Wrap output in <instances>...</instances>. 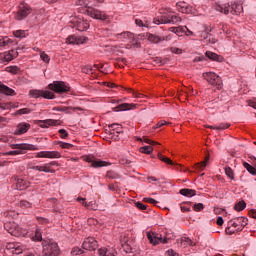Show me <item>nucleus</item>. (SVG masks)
<instances>
[{
  "label": "nucleus",
  "instance_id": "nucleus-6",
  "mask_svg": "<svg viewBox=\"0 0 256 256\" xmlns=\"http://www.w3.org/2000/svg\"><path fill=\"white\" fill-rule=\"evenodd\" d=\"M86 13L87 15H89V17H92V19H99L100 21H107L109 19V16L105 12L97 8L88 6L86 9Z\"/></svg>",
  "mask_w": 256,
  "mask_h": 256
},
{
  "label": "nucleus",
  "instance_id": "nucleus-54",
  "mask_svg": "<svg viewBox=\"0 0 256 256\" xmlns=\"http://www.w3.org/2000/svg\"><path fill=\"white\" fill-rule=\"evenodd\" d=\"M82 253H83V250H81V248L79 247H74L71 250V255L73 256L82 255Z\"/></svg>",
  "mask_w": 256,
  "mask_h": 256
},
{
  "label": "nucleus",
  "instance_id": "nucleus-30",
  "mask_svg": "<svg viewBox=\"0 0 256 256\" xmlns=\"http://www.w3.org/2000/svg\"><path fill=\"white\" fill-rule=\"evenodd\" d=\"M0 93H4V95H15V90L5 86L2 81H0Z\"/></svg>",
  "mask_w": 256,
  "mask_h": 256
},
{
  "label": "nucleus",
  "instance_id": "nucleus-22",
  "mask_svg": "<svg viewBox=\"0 0 256 256\" xmlns=\"http://www.w3.org/2000/svg\"><path fill=\"white\" fill-rule=\"evenodd\" d=\"M115 253V249L113 248L102 247L98 249V254L100 256H115Z\"/></svg>",
  "mask_w": 256,
  "mask_h": 256
},
{
  "label": "nucleus",
  "instance_id": "nucleus-62",
  "mask_svg": "<svg viewBox=\"0 0 256 256\" xmlns=\"http://www.w3.org/2000/svg\"><path fill=\"white\" fill-rule=\"evenodd\" d=\"M135 206L137 207V209H140V211H145L147 209V205L141 202H136Z\"/></svg>",
  "mask_w": 256,
  "mask_h": 256
},
{
  "label": "nucleus",
  "instance_id": "nucleus-19",
  "mask_svg": "<svg viewBox=\"0 0 256 256\" xmlns=\"http://www.w3.org/2000/svg\"><path fill=\"white\" fill-rule=\"evenodd\" d=\"M210 159H211V156L209 154L206 155L204 161H202L200 163H196L194 165V169H196V171H205V167H207V165H209Z\"/></svg>",
  "mask_w": 256,
  "mask_h": 256
},
{
  "label": "nucleus",
  "instance_id": "nucleus-27",
  "mask_svg": "<svg viewBox=\"0 0 256 256\" xmlns=\"http://www.w3.org/2000/svg\"><path fill=\"white\" fill-rule=\"evenodd\" d=\"M248 221L249 220L245 217H237L236 222L238 223V228L236 231H243V228L246 227Z\"/></svg>",
  "mask_w": 256,
  "mask_h": 256
},
{
  "label": "nucleus",
  "instance_id": "nucleus-63",
  "mask_svg": "<svg viewBox=\"0 0 256 256\" xmlns=\"http://www.w3.org/2000/svg\"><path fill=\"white\" fill-rule=\"evenodd\" d=\"M193 209L194 211H203L204 209L203 203L194 204Z\"/></svg>",
  "mask_w": 256,
  "mask_h": 256
},
{
  "label": "nucleus",
  "instance_id": "nucleus-23",
  "mask_svg": "<svg viewBox=\"0 0 256 256\" xmlns=\"http://www.w3.org/2000/svg\"><path fill=\"white\" fill-rule=\"evenodd\" d=\"M6 247L7 249H12V253H15L16 255L23 253V248L19 243H8Z\"/></svg>",
  "mask_w": 256,
  "mask_h": 256
},
{
  "label": "nucleus",
  "instance_id": "nucleus-9",
  "mask_svg": "<svg viewBox=\"0 0 256 256\" xmlns=\"http://www.w3.org/2000/svg\"><path fill=\"white\" fill-rule=\"evenodd\" d=\"M31 13V7L27 4H20L15 15L16 21H23Z\"/></svg>",
  "mask_w": 256,
  "mask_h": 256
},
{
  "label": "nucleus",
  "instance_id": "nucleus-4",
  "mask_svg": "<svg viewBox=\"0 0 256 256\" xmlns=\"http://www.w3.org/2000/svg\"><path fill=\"white\" fill-rule=\"evenodd\" d=\"M48 89L54 91V93L62 94L69 92L71 88L63 81H54L48 85Z\"/></svg>",
  "mask_w": 256,
  "mask_h": 256
},
{
  "label": "nucleus",
  "instance_id": "nucleus-8",
  "mask_svg": "<svg viewBox=\"0 0 256 256\" xmlns=\"http://www.w3.org/2000/svg\"><path fill=\"white\" fill-rule=\"evenodd\" d=\"M146 237L148 241H150L151 245H159V243H169V238H163V236L155 232H147Z\"/></svg>",
  "mask_w": 256,
  "mask_h": 256
},
{
  "label": "nucleus",
  "instance_id": "nucleus-57",
  "mask_svg": "<svg viewBox=\"0 0 256 256\" xmlns=\"http://www.w3.org/2000/svg\"><path fill=\"white\" fill-rule=\"evenodd\" d=\"M20 207L22 209H29L31 207V202H28L27 200L20 201Z\"/></svg>",
  "mask_w": 256,
  "mask_h": 256
},
{
  "label": "nucleus",
  "instance_id": "nucleus-12",
  "mask_svg": "<svg viewBox=\"0 0 256 256\" xmlns=\"http://www.w3.org/2000/svg\"><path fill=\"white\" fill-rule=\"evenodd\" d=\"M85 161L87 163H91V167H93L94 169H99V167H107L108 165H111V163L109 162L91 156L86 157Z\"/></svg>",
  "mask_w": 256,
  "mask_h": 256
},
{
  "label": "nucleus",
  "instance_id": "nucleus-38",
  "mask_svg": "<svg viewBox=\"0 0 256 256\" xmlns=\"http://www.w3.org/2000/svg\"><path fill=\"white\" fill-rule=\"evenodd\" d=\"M185 29H187V26H178V27H170L169 31H171V33H175L176 35H179V33H185Z\"/></svg>",
  "mask_w": 256,
  "mask_h": 256
},
{
  "label": "nucleus",
  "instance_id": "nucleus-48",
  "mask_svg": "<svg viewBox=\"0 0 256 256\" xmlns=\"http://www.w3.org/2000/svg\"><path fill=\"white\" fill-rule=\"evenodd\" d=\"M106 177L107 179H119V174H117L115 171H108L106 173Z\"/></svg>",
  "mask_w": 256,
  "mask_h": 256
},
{
  "label": "nucleus",
  "instance_id": "nucleus-26",
  "mask_svg": "<svg viewBox=\"0 0 256 256\" xmlns=\"http://www.w3.org/2000/svg\"><path fill=\"white\" fill-rule=\"evenodd\" d=\"M25 233V230H23L19 225L15 224V227H12L10 230V235H13L14 237H21Z\"/></svg>",
  "mask_w": 256,
  "mask_h": 256
},
{
  "label": "nucleus",
  "instance_id": "nucleus-59",
  "mask_svg": "<svg viewBox=\"0 0 256 256\" xmlns=\"http://www.w3.org/2000/svg\"><path fill=\"white\" fill-rule=\"evenodd\" d=\"M58 133L60 134L61 139H67V137H69V133L65 129H60Z\"/></svg>",
  "mask_w": 256,
  "mask_h": 256
},
{
  "label": "nucleus",
  "instance_id": "nucleus-25",
  "mask_svg": "<svg viewBox=\"0 0 256 256\" xmlns=\"http://www.w3.org/2000/svg\"><path fill=\"white\" fill-rule=\"evenodd\" d=\"M29 187V182L27 180H24L22 178H17L16 179V189L19 191H23Z\"/></svg>",
  "mask_w": 256,
  "mask_h": 256
},
{
  "label": "nucleus",
  "instance_id": "nucleus-49",
  "mask_svg": "<svg viewBox=\"0 0 256 256\" xmlns=\"http://www.w3.org/2000/svg\"><path fill=\"white\" fill-rule=\"evenodd\" d=\"M67 43H69L70 45H77V36L75 35H70L67 37L66 39Z\"/></svg>",
  "mask_w": 256,
  "mask_h": 256
},
{
  "label": "nucleus",
  "instance_id": "nucleus-3",
  "mask_svg": "<svg viewBox=\"0 0 256 256\" xmlns=\"http://www.w3.org/2000/svg\"><path fill=\"white\" fill-rule=\"evenodd\" d=\"M202 77L210 85H214V87H217V89H221L223 81L221 80V77H219V75H217L215 72H205L202 74Z\"/></svg>",
  "mask_w": 256,
  "mask_h": 256
},
{
  "label": "nucleus",
  "instance_id": "nucleus-29",
  "mask_svg": "<svg viewBox=\"0 0 256 256\" xmlns=\"http://www.w3.org/2000/svg\"><path fill=\"white\" fill-rule=\"evenodd\" d=\"M208 129H214L216 131H225V129H229L231 127V124L229 123H220L219 125L216 126H206Z\"/></svg>",
  "mask_w": 256,
  "mask_h": 256
},
{
  "label": "nucleus",
  "instance_id": "nucleus-51",
  "mask_svg": "<svg viewBox=\"0 0 256 256\" xmlns=\"http://www.w3.org/2000/svg\"><path fill=\"white\" fill-rule=\"evenodd\" d=\"M138 141H143V143H148V145H159V143L152 141L151 139L147 137L138 138Z\"/></svg>",
  "mask_w": 256,
  "mask_h": 256
},
{
  "label": "nucleus",
  "instance_id": "nucleus-61",
  "mask_svg": "<svg viewBox=\"0 0 256 256\" xmlns=\"http://www.w3.org/2000/svg\"><path fill=\"white\" fill-rule=\"evenodd\" d=\"M40 57L44 63H49V61H51V58H49V55H47L45 52H42Z\"/></svg>",
  "mask_w": 256,
  "mask_h": 256
},
{
  "label": "nucleus",
  "instance_id": "nucleus-16",
  "mask_svg": "<svg viewBox=\"0 0 256 256\" xmlns=\"http://www.w3.org/2000/svg\"><path fill=\"white\" fill-rule=\"evenodd\" d=\"M176 7L180 13H193V7L187 4L186 2H178L176 3Z\"/></svg>",
  "mask_w": 256,
  "mask_h": 256
},
{
  "label": "nucleus",
  "instance_id": "nucleus-37",
  "mask_svg": "<svg viewBox=\"0 0 256 256\" xmlns=\"http://www.w3.org/2000/svg\"><path fill=\"white\" fill-rule=\"evenodd\" d=\"M206 57L208 59H211L212 61H222V59H223L221 56H219V55H217V54H215L214 52H211V51L206 52Z\"/></svg>",
  "mask_w": 256,
  "mask_h": 256
},
{
  "label": "nucleus",
  "instance_id": "nucleus-18",
  "mask_svg": "<svg viewBox=\"0 0 256 256\" xmlns=\"http://www.w3.org/2000/svg\"><path fill=\"white\" fill-rule=\"evenodd\" d=\"M117 39H122V41L128 40L130 43H134L135 35L131 32H122L117 34Z\"/></svg>",
  "mask_w": 256,
  "mask_h": 256
},
{
  "label": "nucleus",
  "instance_id": "nucleus-10",
  "mask_svg": "<svg viewBox=\"0 0 256 256\" xmlns=\"http://www.w3.org/2000/svg\"><path fill=\"white\" fill-rule=\"evenodd\" d=\"M71 23L72 27H75L78 31H87L89 29V22L83 18H73Z\"/></svg>",
  "mask_w": 256,
  "mask_h": 256
},
{
  "label": "nucleus",
  "instance_id": "nucleus-50",
  "mask_svg": "<svg viewBox=\"0 0 256 256\" xmlns=\"http://www.w3.org/2000/svg\"><path fill=\"white\" fill-rule=\"evenodd\" d=\"M15 222H5L4 223V229L5 231H8L9 233H11V229H13V227H15Z\"/></svg>",
  "mask_w": 256,
  "mask_h": 256
},
{
  "label": "nucleus",
  "instance_id": "nucleus-15",
  "mask_svg": "<svg viewBox=\"0 0 256 256\" xmlns=\"http://www.w3.org/2000/svg\"><path fill=\"white\" fill-rule=\"evenodd\" d=\"M209 31L210 30L205 29V32H198V37L204 39L206 43H217V39L215 38V36H213V34L209 33Z\"/></svg>",
  "mask_w": 256,
  "mask_h": 256
},
{
  "label": "nucleus",
  "instance_id": "nucleus-53",
  "mask_svg": "<svg viewBox=\"0 0 256 256\" xmlns=\"http://www.w3.org/2000/svg\"><path fill=\"white\" fill-rule=\"evenodd\" d=\"M228 227H234V229H239V223L237 222V219L234 218L228 222Z\"/></svg>",
  "mask_w": 256,
  "mask_h": 256
},
{
  "label": "nucleus",
  "instance_id": "nucleus-64",
  "mask_svg": "<svg viewBox=\"0 0 256 256\" xmlns=\"http://www.w3.org/2000/svg\"><path fill=\"white\" fill-rule=\"evenodd\" d=\"M249 107H253V109H256V98L253 100L247 101Z\"/></svg>",
  "mask_w": 256,
  "mask_h": 256
},
{
  "label": "nucleus",
  "instance_id": "nucleus-20",
  "mask_svg": "<svg viewBox=\"0 0 256 256\" xmlns=\"http://www.w3.org/2000/svg\"><path fill=\"white\" fill-rule=\"evenodd\" d=\"M137 107L136 104L123 103L114 108V111H131V109H135Z\"/></svg>",
  "mask_w": 256,
  "mask_h": 256
},
{
  "label": "nucleus",
  "instance_id": "nucleus-43",
  "mask_svg": "<svg viewBox=\"0 0 256 256\" xmlns=\"http://www.w3.org/2000/svg\"><path fill=\"white\" fill-rule=\"evenodd\" d=\"M140 153H145L146 155H151V153H153V147L143 146L140 148Z\"/></svg>",
  "mask_w": 256,
  "mask_h": 256
},
{
  "label": "nucleus",
  "instance_id": "nucleus-21",
  "mask_svg": "<svg viewBox=\"0 0 256 256\" xmlns=\"http://www.w3.org/2000/svg\"><path fill=\"white\" fill-rule=\"evenodd\" d=\"M52 111H60L62 113H71L69 111H81L79 107H67V106H58L52 108Z\"/></svg>",
  "mask_w": 256,
  "mask_h": 256
},
{
  "label": "nucleus",
  "instance_id": "nucleus-2",
  "mask_svg": "<svg viewBox=\"0 0 256 256\" xmlns=\"http://www.w3.org/2000/svg\"><path fill=\"white\" fill-rule=\"evenodd\" d=\"M42 247L44 256H59L61 253V249L59 248L57 242L43 241Z\"/></svg>",
  "mask_w": 256,
  "mask_h": 256
},
{
  "label": "nucleus",
  "instance_id": "nucleus-28",
  "mask_svg": "<svg viewBox=\"0 0 256 256\" xmlns=\"http://www.w3.org/2000/svg\"><path fill=\"white\" fill-rule=\"evenodd\" d=\"M231 13L233 15H240V13H243V5L239 3L231 4Z\"/></svg>",
  "mask_w": 256,
  "mask_h": 256
},
{
  "label": "nucleus",
  "instance_id": "nucleus-35",
  "mask_svg": "<svg viewBox=\"0 0 256 256\" xmlns=\"http://www.w3.org/2000/svg\"><path fill=\"white\" fill-rule=\"evenodd\" d=\"M229 7H231L229 4L218 5L216 6V11L224 13V15H229Z\"/></svg>",
  "mask_w": 256,
  "mask_h": 256
},
{
  "label": "nucleus",
  "instance_id": "nucleus-5",
  "mask_svg": "<svg viewBox=\"0 0 256 256\" xmlns=\"http://www.w3.org/2000/svg\"><path fill=\"white\" fill-rule=\"evenodd\" d=\"M181 21H182L181 17L177 15L162 16L161 18L154 19V23L156 25L167 24V23H172V25H179Z\"/></svg>",
  "mask_w": 256,
  "mask_h": 256
},
{
  "label": "nucleus",
  "instance_id": "nucleus-58",
  "mask_svg": "<svg viewBox=\"0 0 256 256\" xmlns=\"http://www.w3.org/2000/svg\"><path fill=\"white\" fill-rule=\"evenodd\" d=\"M88 38L85 36L77 37L76 45H83V43H87Z\"/></svg>",
  "mask_w": 256,
  "mask_h": 256
},
{
  "label": "nucleus",
  "instance_id": "nucleus-39",
  "mask_svg": "<svg viewBox=\"0 0 256 256\" xmlns=\"http://www.w3.org/2000/svg\"><path fill=\"white\" fill-rule=\"evenodd\" d=\"M243 167H245V169L248 171V173H250L251 175H256V168L251 166L249 163L247 162H243Z\"/></svg>",
  "mask_w": 256,
  "mask_h": 256
},
{
  "label": "nucleus",
  "instance_id": "nucleus-52",
  "mask_svg": "<svg viewBox=\"0 0 256 256\" xmlns=\"http://www.w3.org/2000/svg\"><path fill=\"white\" fill-rule=\"evenodd\" d=\"M225 173L227 177H229V179H232V180L235 179V174L233 173V169H231V167H226Z\"/></svg>",
  "mask_w": 256,
  "mask_h": 256
},
{
  "label": "nucleus",
  "instance_id": "nucleus-32",
  "mask_svg": "<svg viewBox=\"0 0 256 256\" xmlns=\"http://www.w3.org/2000/svg\"><path fill=\"white\" fill-rule=\"evenodd\" d=\"M180 195H183L184 197H195V195H197V191L189 188H183L180 190Z\"/></svg>",
  "mask_w": 256,
  "mask_h": 256
},
{
  "label": "nucleus",
  "instance_id": "nucleus-7",
  "mask_svg": "<svg viewBox=\"0 0 256 256\" xmlns=\"http://www.w3.org/2000/svg\"><path fill=\"white\" fill-rule=\"evenodd\" d=\"M29 96L32 99H39V97H43V99H55V93L47 90L33 89L29 91Z\"/></svg>",
  "mask_w": 256,
  "mask_h": 256
},
{
  "label": "nucleus",
  "instance_id": "nucleus-55",
  "mask_svg": "<svg viewBox=\"0 0 256 256\" xmlns=\"http://www.w3.org/2000/svg\"><path fill=\"white\" fill-rule=\"evenodd\" d=\"M8 73H12L13 75H17L19 73V67L17 66H10L7 68Z\"/></svg>",
  "mask_w": 256,
  "mask_h": 256
},
{
  "label": "nucleus",
  "instance_id": "nucleus-13",
  "mask_svg": "<svg viewBox=\"0 0 256 256\" xmlns=\"http://www.w3.org/2000/svg\"><path fill=\"white\" fill-rule=\"evenodd\" d=\"M97 245V240L93 237H89L84 240L82 247L86 251H95L97 249Z\"/></svg>",
  "mask_w": 256,
  "mask_h": 256
},
{
  "label": "nucleus",
  "instance_id": "nucleus-31",
  "mask_svg": "<svg viewBox=\"0 0 256 256\" xmlns=\"http://www.w3.org/2000/svg\"><path fill=\"white\" fill-rule=\"evenodd\" d=\"M15 57H17V51L15 50H10L4 53V61H6V63L13 61Z\"/></svg>",
  "mask_w": 256,
  "mask_h": 256
},
{
  "label": "nucleus",
  "instance_id": "nucleus-46",
  "mask_svg": "<svg viewBox=\"0 0 256 256\" xmlns=\"http://www.w3.org/2000/svg\"><path fill=\"white\" fill-rule=\"evenodd\" d=\"M11 43V39L8 37H0V47H7Z\"/></svg>",
  "mask_w": 256,
  "mask_h": 256
},
{
  "label": "nucleus",
  "instance_id": "nucleus-41",
  "mask_svg": "<svg viewBox=\"0 0 256 256\" xmlns=\"http://www.w3.org/2000/svg\"><path fill=\"white\" fill-rule=\"evenodd\" d=\"M245 207H247V203H245V201L242 200L235 204L234 209L236 211H243V209H245Z\"/></svg>",
  "mask_w": 256,
  "mask_h": 256
},
{
  "label": "nucleus",
  "instance_id": "nucleus-40",
  "mask_svg": "<svg viewBox=\"0 0 256 256\" xmlns=\"http://www.w3.org/2000/svg\"><path fill=\"white\" fill-rule=\"evenodd\" d=\"M13 35L14 37H17V39H23L27 37V35L25 34V30H15L13 31Z\"/></svg>",
  "mask_w": 256,
  "mask_h": 256
},
{
  "label": "nucleus",
  "instance_id": "nucleus-56",
  "mask_svg": "<svg viewBox=\"0 0 256 256\" xmlns=\"http://www.w3.org/2000/svg\"><path fill=\"white\" fill-rule=\"evenodd\" d=\"M58 145H60V147L62 149H72L73 144L67 143V142H58Z\"/></svg>",
  "mask_w": 256,
  "mask_h": 256
},
{
  "label": "nucleus",
  "instance_id": "nucleus-47",
  "mask_svg": "<svg viewBox=\"0 0 256 256\" xmlns=\"http://www.w3.org/2000/svg\"><path fill=\"white\" fill-rule=\"evenodd\" d=\"M32 239L33 241H43V235L41 234V230L37 229Z\"/></svg>",
  "mask_w": 256,
  "mask_h": 256
},
{
  "label": "nucleus",
  "instance_id": "nucleus-44",
  "mask_svg": "<svg viewBox=\"0 0 256 256\" xmlns=\"http://www.w3.org/2000/svg\"><path fill=\"white\" fill-rule=\"evenodd\" d=\"M158 159H160V161H163V163H167L168 165H174V163L171 161V159L163 156V154L158 153Z\"/></svg>",
  "mask_w": 256,
  "mask_h": 256
},
{
  "label": "nucleus",
  "instance_id": "nucleus-36",
  "mask_svg": "<svg viewBox=\"0 0 256 256\" xmlns=\"http://www.w3.org/2000/svg\"><path fill=\"white\" fill-rule=\"evenodd\" d=\"M109 127L111 128L112 135H115V133L117 134L123 133V127L119 124H111Z\"/></svg>",
  "mask_w": 256,
  "mask_h": 256
},
{
  "label": "nucleus",
  "instance_id": "nucleus-11",
  "mask_svg": "<svg viewBox=\"0 0 256 256\" xmlns=\"http://www.w3.org/2000/svg\"><path fill=\"white\" fill-rule=\"evenodd\" d=\"M38 159H61L59 151H41L36 154Z\"/></svg>",
  "mask_w": 256,
  "mask_h": 256
},
{
  "label": "nucleus",
  "instance_id": "nucleus-24",
  "mask_svg": "<svg viewBox=\"0 0 256 256\" xmlns=\"http://www.w3.org/2000/svg\"><path fill=\"white\" fill-rule=\"evenodd\" d=\"M31 169H33V171H40L43 173H54L55 170L51 169V167H49V164H45L43 166H32Z\"/></svg>",
  "mask_w": 256,
  "mask_h": 256
},
{
  "label": "nucleus",
  "instance_id": "nucleus-17",
  "mask_svg": "<svg viewBox=\"0 0 256 256\" xmlns=\"http://www.w3.org/2000/svg\"><path fill=\"white\" fill-rule=\"evenodd\" d=\"M146 37L148 39V41H150V43H161V41H169V36H167L166 38L165 37H159L155 34H146Z\"/></svg>",
  "mask_w": 256,
  "mask_h": 256
},
{
  "label": "nucleus",
  "instance_id": "nucleus-34",
  "mask_svg": "<svg viewBox=\"0 0 256 256\" xmlns=\"http://www.w3.org/2000/svg\"><path fill=\"white\" fill-rule=\"evenodd\" d=\"M39 123H44L46 127H51V125H57V120H53V119L35 120V125H39Z\"/></svg>",
  "mask_w": 256,
  "mask_h": 256
},
{
  "label": "nucleus",
  "instance_id": "nucleus-60",
  "mask_svg": "<svg viewBox=\"0 0 256 256\" xmlns=\"http://www.w3.org/2000/svg\"><path fill=\"white\" fill-rule=\"evenodd\" d=\"M82 73H86V74L93 73V66L88 65V66L83 67Z\"/></svg>",
  "mask_w": 256,
  "mask_h": 256
},
{
  "label": "nucleus",
  "instance_id": "nucleus-42",
  "mask_svg": "<svg viewBox=\"0 0 256 256\" xmlns=\"http://www.w3.org/2000/svg\"><path fill=\"white\" fill-rule=\"evenodd\" d=\"M32 111L31 108H22L16 111V115H29Z\"/></svg>",
  "mask_w": 256,
  "mask_h": 256
},
{
  "label": "nucleus",
  "instance_id": "nucleus-33",
  "mask_svg": "<svg viewBox=\"0 0 256 256\" xmlns=\"http://www.w3.org/2000/svg\"><path fill=\"white\" fill-rule=\"evenodd\" d=\"M180 245L181 247H193V245H195V243H193V240H191L188 237H182L180 239Z\"/></svg>",
  "mask_w": 256,
  "mask_h": 256
},
{
  "label": "nucleus",
  "instance_id": "nucleus-14",
  "mask_svg": "<svg viewBox=\"0 0 256 256\" xmlns=\"http://www.w3.org/2000/svg\"><path fill=\"white\" fill-rule=\"evenodd\" d=\"M31 129V124L27 122H21L16 126L14 135H25Z\"/></svg>",
  "mask_w": 256,
  "mask_h": 256
},
{
  "label": "nucleus",
  "instance_id": "nucleus-45",
  "mask_svg": "<svg viewBox=\"0 0 256 256\" xmlns=\"http://www.w3.org/2000/svg\"><path fill=\"white\" fill-rule=\"evenodd\" d=\"M80 203H82V205H84V207H86L87 209H89V207H93V205H95V202L91 201L89 203L85 202V198H81L79 197L77 199Z\"/></svg>",
  "mask_w": 256,
  "mask_h": 256
},
{
  "label": "nucleus",
  "instance_id": "nucleus-1",
  "mask_svg": "<svg viewBox=\"0 0 256 256\" xmlns=\"http://www.w3.org/2000/svg\"><path fill=\"white\" fill-rule=\"evenodd\" d=\"M11 149H15L14 151H9L6 153V155H23L25 154V151H39V148L33 144H11Z\"/></svg>",
  "mask_w": 256,
  "mask_h": 256
}]
</instances>
